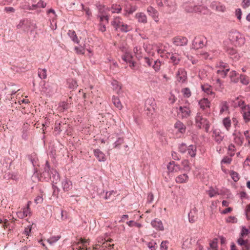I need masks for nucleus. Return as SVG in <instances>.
I'll use <instances>...</instances> for the list:
<instances>
[{
    "mask_svg": "<svg viewBox=\"0 0 250 250\" xmlns=\"http://www.w3.org/2000/svg\"><path fill=\"white\" fill-rule=\"evenodd\" d=\"M41 177L46 181L50 179L55 184H57L60 180L59 174L56 170L51 168L48 161H46L43 171L41 173Z\"/></svg>",
    "mask_w": 250,
    "mask_h": 250,
    "instance_id": "f257e3e1",
    "label": "nucleus"
},
{
    "mask_svg": "<svg viewBox=\"0 0 250 250\" xmlns=\"http://www.w3.org/2000/svg\"><path fill=\"white\" fill-rule=\"evenodd\" d=\"M17 28L18 29L21 28L24 32L28 33L30 32V34H32L37 28V26L33 21L25 19L20 21V23L17 25Z\"/></svg>",
    "mask_w": 250,
    "mask_h": 250,
    "instance_id": "f03ea898",
    "label": "nucleus"
},
{
    "mask_svg": "<svg viewBox=\"0 0 250 250\" xmlns=\"http://www.w3.org/2000/svg\"><path fill=\"white\" fill-rule=\"evenodd\" d=\"M229 38L230 42L235 46H241L245 42V38L237 31H231L229 32Z\"/></svg>",
    "mask_w": 250,
    "mask_h": 250,
    "instance_id": "7ed1b4c3",
    "label": "nucleus"
},
{
    "mask_svg": "<svg viewBox=\"0 0 250 250\" xmlns=\"http://www.w3.org/2000/svg\"><path fill=\"white\" fill-rule=\"evenodd\" d=\"M111 25L115 28L116 31L119 29L121 32L126 33L130 30L128 25L124 24L120 21L119 17L115 18L114 21L111 22Z\"/></svg>",
    "mask_w": 250,
    "mask_h": 250,
    "instance_id": "20e7f679",
    "label": "nucleus"
},
{
    "mask_svg": "<svg viewBox=\"0 0 250 250\" xmlns=\"http://www.w3.org/2000/svg\"><path fill=\"white\" fill-rule=\"evenodd\" d=\"M226 52L230 56L231 59L235 61H238L240 58V56L237 50L233 47H227Z\"/></svg>",
    "mask_w": 250,
    "mask_h": 250,
    "instance_id": "39448f33",
    "label": "nucleus"
},
{
    "mask_svg": "<svg viewBox=\"0 0 250 250\" xmlns=\"http://www.w3.org/2000/svg\"><path fill=\"white\" fill-rule=\"evenodd\" d=\"M177 80L179 82L184 83L187 79V72L184 68H179L176 74Z\"/></svg>",
    "mask_w": 250,
    "mask_h": 250,
    "instance_id": "423d86ee",
    "label": "nucleus"
},
{
    "mask_svg": "<svg viewBox=\"0 0 250 250\" xmlns=\"http://www.w3.org/2000/svg\"><path fill=\"white\" fill-rule=\"evenodd\" d=\"M173 43L177 46H184L187 44L188 40L185 37L177 36L173 38Z\"/></svg>",
    "mask_w": 250,
    "mask_h": 250,
    "instance_id": "0eeeda50",
    "label": "nucleus"
},
{
    "mask_svg": "<svg viewBox=\"0 0 250 250\" xmlns=\"http://www.w3.org/2000/svg\"><path fill=\"white\" fill-rule=\"evenodd\" d=\"M31 203V201H28L27 204V207L23 209L22 211H19L17 213L18 217L20 219H22L23 217H27L28 215H30L31 212L30 211L29 206ZM30 217V216L29 215Z\"/></svg>",
    "mask_w": 250,
    "mask_h": 250,
    "instance_id": "6e6552de",
    "label": "nucleus"
},
{
    "mask_svg": "<svg viewBox=\"0 0 250 250\" xmlns=\"http://www.w3.org/2000/svg\"><path fill=\"white\" fill-rule=\"evenodd\" d=\"M205 45L204 42L201 39L195 37L192 42V48L198 49L203 48Z\"/></svg>",
    "mask_w": 250,
    "mask_h": 250,
    "instance_id": "1a4fd4ad",
    "label": "nucleus"
},
{
    "mask_svg": "<svg viewBox=\"0 0 250 250\" xmlns=\"http://www.w3.org/2000/svg\"><path fill=\"white\" fill-rule=\"evenodd\" d=\"M94 154L95 156L98 159L99 161L104 162L106 160L105 155L100 149H94Z\"/></svg>",
    "mask_w": 250,
    "mask_h": 250,
    "instance_id": "9d476101",
    "label": "nucleus"
},
{
    "mask_svg": "<svg viewBox=\"0 0 250 250\" xmlns=\"http://www.w3.org/2000/svg\"><path fill=\"white\" fill-rule=\"evenodd\" d=\"M62 186L63 190L68 191L72 188V183L67 178H65L62 182Z\"/></svg>",
    "mask_w": 250,
    "mask_h": 250,
    "instance_id": "9b49d317",
    "label": "nucleus"
},
{
    "mask_svg": "<svg viewBox=\"0 0 250 250\" xmlns=\"http://www.w3.org/2000/svg\"><path fill=\"white\" fill-rule=\"evenodd\" d=\"M151 225L153 228L157 230H164V226L162 221L160 220L159 221H157V220H152L151 222Z\"/></svg>",
    "mask_w": 250,
    "mask_h": 250,
    "instance_id": "f8f14e48",
    "label": "nucleus"
},
{
    "mask_svg": "<svg viewBox=\"0 0 250 250\" xmlns=\"http://www.w3.org/2000/svg\"><path fill=\"white\" fill-rule=\"evenodd\" d=\"M167 57L171 60V62L174 65L178 64L180 61V58L178 57V55L176 54L169 53Z\"/></svg>",
    "mask_w": 250,
    "mask_h": 250,
    "instance_id": "ddd939ff",
    "label": "nucleus"
},
{
    "mask_svg": "<svg viewBox=\"0 0 250 250\" xmlns=\"http://www.w3.org/2000/svg\"><path fill=\"white\" fill-rule=\"evenodd\" d=\"M135 17L139 22L143 23H146L147 22L146 16L144 13H138L136 14Z\"/></svg>",
    "mask_w": 250,
    "mask_h": 250,
    "instance_id": "4468645a",
    "label": "nucleus"
},
{
    "mask_svg": "<svg viewBox=\"0 0 250 250\" xmlns=\"http://www.w3.org/2000/svg\"><path fill=\"white\" fill-rule=\"evenodd\" d=\"M201 88L202 90L208 95H214L215 93L212 91L211 86L208 84L202 85Z\"/></svg>",
    "mask_w": 250,
    "mask_h": 250,
    "instance_id": "2eb2a0df",
    "label": "nucleus"
},
{
    "mask_svg": "<svg viewBox=\"0 0 250 250\" xmlns=\"http://www.w3.org/2000/svg\"><path fill=\"white\" fill-rule=\"evenodd\" d=\"M179 110L182 113V117L184 118H188L190 116V110L187 106H180Z\"/></svg>",
    "mask_w": 250,
    "mask_h": 250,
    "instance_id": "dca6fc26",
    "label": "nucleus"
},
{
    "mask_svg": "<svg viewBox=\"0 0 250 250\" xmlns=\"http://www.w3.org/2000/svg\"><path fill=\"white\" fill-rule=\"evenodd\" d=\"M147 12L148 13L149 15L151 16L155 21V19L158 18V11L153 7L150 6L148 7L147 8Z\"/></svg>",
    "mask_w": 250,
    "mask_h": 250,
    "instance_id": "f3484780",
    "label": "nucleus"
},
{
    "mask_svg": "<svg viewBox=\"0 0 250 250\" xmlns=\"http://www.w3.org/2000/svg\"><path fill=\"white\" fill-rule=\"evenodd\" d=\"M175 128L177 129L178 130L182 133H183L186 131L185 125L180 121H177L174 125Z\"/></svg>",
    "mask_w": 250,
    "mask_h": 250,
    "instance_id": "a211bd4d",
    "label": "nucleus"
},
{
    "mask_svg": "<svg viewBox=\"0 0 250 250\" xmlns=\"http://www.w3.org/2000/svg\"><path fill=\"white\" fill-rule=\"evenodd\" d=\"M188 179V177L187 174H183L178 176L176 178V182L177 183H183L186 182Z\"/></svg>",
    "mask_w": 250,
    "mask_h": 250,
    "instance_id": "6ab92c4d",
    "label": "nucleus"
},
{
    "mask_svg": "<svg viewBox=\"0 0 250 250\" xmlns=\"http://www.w3.org/2000/svg\"><path fill=\"white\" fill-rule=\"evenodd\" d=\"M210 102L208 99L203 98L200 100L199 102V104L201 108L205 109L206 107H209Z\"/></svg>",
    "mask_w": 250,
    "mask_h": 250,
    "instance_id": "aec40b11",
    "label": "nucleus"
},
{
    "mask_svg": "<svg viewBox=\"0 0 250 250\" xmlns=\"http://www.w3.org/2000/svg\"><path fill=\"white\" fill-rule=\"evenodd\" d=\"M67 84L68 85V87L70 89H76L78 86L76 80L73 79H69L67 81Z\"/></svg>",
    "mask_w": 250,
    "mask_h": 250,
    "instance_id": "412c9836",
    "label": "nucleus"
},
{
    "mask_svg": "<svg viewBox=\"0 0 250 250\" xmlns=\"http://www.w3.org/2000/svg\"><path fill=\"white\" fill-rule=\"evenodd\" d=\"M112 101L113 104L117 108H118L120 110H121L122 108V104L118 97L113 96L112 98Z\"/></svg>",
    "mask_w": 250,
    "mask_h": 250,
    "instance_id": "4be33fe9",
    "label": "nucleus"
},
{
    "mask_svg": "<svg viewBox=\"0 0 250 250\" xmlns=\"http://www.w3.org/2000/svg\"><path fill=\"white\" fill-rule=\"evenodd\" d=\"M188 153L192 157H194L196 154V146L193 145H189L188 147Z\"/></svg>",
    "mask_w": 250,
    "mask_h": 250,
    "instance_id": "5701e85b",
    "label": "nucleus"
},
{
    "mask_svg": "<svg viewBox=\"0 0 250 250\" xmlns=\"http://www.w3.org/2000/svg\"><path fill=\"white\" fill-rule=\"evenodd\" d=\"M122 59L124 62L129 63L132 61L133 56L130 53L126 52L122 56Z\"/></svg>",
    "mask_w": 250,
    "mask_h": 250,
    "instance_id": "b1692460",
    "label": "nucleus"
},
{
    "mask_svg": "<svg viewBox=\"0 0 250 250\" xmlns=\"http://www.w3.org/2000/svg\"><path fill=\"white\" fill-rule=\"evenodd\" d=\"M124 139L123 137H119L113 144V147L115 148H120V146L124 144Z\"/></svg>",
    "mask_w": 250,
    "mask_h": 250,
    "instance_id": "393cba45",
    "label": "nucleus"
},
{
    "mask_svg": "<svg viewBox=\"0 0 250 250\" xmlns=\"http://www.w3.org/2000/svg\"><path fill=\"white\" fill-rule=\"evenodd\" d=\"M68 35L74 42L79 43V40L74 31L69 30Z\"/></svg>",
    "mask_w": 250,
    "mask_h": 250,
    "instance_id": "a878e982",
    "label": "nucleus"
},
{
    "mask_svg": "<svg viewBox=\"0 0 250 250\" xmlns=\"http://www.w3.org/2000/svg\"><path fill=\"white\" fill-rule=\"evenodd\" d=\"M38 76L41 79H44L46 78V70L45 68L38 69Z\"/></svg>",
    "mask_w": 250,
    "mask_h": 250,
    "instance_id": "bb28decb",
    "label": "nucleus"
},
{
    "mask_svg": "<svg viewBox=\"0 0 250 250\" xmlns=\"http://www.w3.org/2000/svg\"><path fill=\"white\" fill-rule=\"evenodd\" d=\"M237 73L235 71H232L229 73V77L230 79V81L234 83H236L238 81V78H236Z\"/></svg>",
    "mask_w": 250,
    "mask_h": 250,
    "instance_id": "cd10ccee",
    "label": "nucleus"
},
{
    "mask_svg": "<svg viewBox=\"0 0 250 250\" xmlns=\"http://www.w3.org/2000/svg\"><path fill=\"white\" fill-rule=\"evenodd\" d=\"M229 174L234 182H237L240 179L239 175L237 172L231 170L230 171Z\"/></svg>",
    "mask_w": 250,
    "mask_h": 250,
    "instance_id": "c85d7f7f",
    "label": "nucleus"
},
{
    "mask_svg": "<svg viewBox=\"0 0 250 250\" xmlns=\"http://www.w3.org/2000/svg\"><path fill=\"white\" fill-rule=\"evenodd\" d=\"M249 110L248 111H244L243 114V118L246 123H248L250 121V109L249 107Z\"/></svg>",
    "mask_w": 250,
    "mask_h": 250,
    "instance_id": "c756f323",
    "label": "nucleus"
},
{
    "mask_svg": "<svg viewBox=\"0 0 250 250\" xmlns=\"http://www.w3.org/2000/svg\"><path fill=\"white\" fill-rule=\"evenodd\" d=\"M61 238L60 236H53L50 237L49 238L47 239V242L50 244H53L56 243L57 241H58Z\"/></svg>",
    "mask_w": 250,
    "mask_h": 250,
    "instance_id": "7c9ffc66",
    "label": "nucleus"
},
{
    "mask_svg": "<svg viewBox=\"0 0 250 250\" xmlns=\"http://www.w3.org/2000/svg\"><path fill=\"white\" fill-rule=\"evenodd\" d=\"M229 71V68H227L225 70L219 69L217 71V73L221 76L222 78H225L227 73Z\"/></svg>",
    "mask_w": 250,
    "mask_h": 250,
    "instance_id": "2f4dec72",
    "label": "nucleus"
},
{
    "mask_svg": "<svg viewBox=\"0 0 250 250\" xmlns=\"http://www.w3.org/2000/svg\"><path fill=\"white\" fill-rule=\"evenodd\" d=\"M127 224L130 227H135L138 228H140L142 226L141 224L136 222L132 220H130L129 221L127 222Z\"/></svg>",
    "mask_w": 250,
    "mask_h": 250,
    "instance_id": "473e14b6",
    "label": "nucleus"
},
{
    "mask_svg": "<svg viewBox=\"0 0 250 250\" xmlns=\"http://www.w3.org/2000/svg\"><path fill=\"white\" fill-rule=\"evenodd\" d=\"M137 9V6L136 5H130L129 7L126 8V13L130 15L132 14L134 12H135Z\"/></svg>",
    "mask_w": 250,
    "mask_h": 250,
    "instance_id": "72a5a7b5",
    "label": "nucleus"
},
{
    "mask_svg": "<svg viewBox=\"0 0 250 250\" xmlns=\"http://www.w3.org/2000/svg\"><path fill=\"white\" fill-rule=\"evenodd\" d=\"M240 80L241 83L245 85H247L249 83V79L248 77L244 75H240Z\"/></svg>",
    "mask_w": 250,
    "mask_h": 250,
    "instance_id": "f704fd0d",
    "label": "nucleus"
},
{
    "mask_svg": "<svg viewBox=\"0 0 250 250\" xmlns=\"http://www.w3.org/2000/svg\"><path fill=\"white\" fill-rule=\"evenodd\" d=\"M148 247L151 250H156L157 248V243L154 241H151L147 243Z\"/></svg>",
    "mask_w": 250,
    "mask_h": 250,
    "instance_id": "c9c22d12",
    "label": "nucleus"
},
{
    "mask_svg": "<svg viewBox=\"0 0 250 250\" xmlns=\"http://www.w3.org/2000/svg\"><path fill=\"white\" fill-rule=\"evenodd\" d=\"M161 62L158 60L154 62V64L152 67L156 71H158L160 69Z\"/></svg>",
    "mask_w": 250,
    "mask_h": 250,
    "instance_id": "e433bc0d",
    "label": "nucleus"
},
{
    "mask_svg": "<svg viewBox=\"0 0 250 250\" xmlns=\"http://www.w3.org/2000/svg\"><path fill=\"white\" fill-rule=\"evenodd\" d=\"M223 125L225 127L228 129V128L230 126V120L229 118H225L223 119Z\"/></svg>",
    "mask_w": 250,
    "mask_h": 250,
    "instance_id": "4c0bfd02",
    "label": "nucleus"
},
{
    "mask_svg": "<svg viewBox=\"0 0 250 250\" xmlns=\"http://www.w3.org/2000/svg\"><path fill=\"white\" fill-rule=\"evenodd\" d=\"M182 166L185 171H189L190 167L189 166V162L188 160H185L182 162Z\"/></svg>",
    "mask_w": 250,
    "mask_h": 250,
    "instance_id": "58836bf2",
    "label": "nucleus"
},
{
    "mask_svg": "<svg viewBox=\"0 0 250 250\" xmlns=\"http://www.w3.org/2000/svg\"><path fill=\"white\" fill-rule=\"evenodd\" d=\"M217 241L218 240L217 238H214L211 242L209 243V246L211 249H214V250H217L216 249L217 245Z\"/></svg>",
    "mask_w": 250,
    "mask_h": 250,
    "instance_id": "ea45409f",
    "label": "nucleus"
},
{
    "mask_svg": "<svg viewBox=\"0 0 250 250\" xmlns=\"http://www.w3.org/2000/svg\"><path fill=\"white\" fill-rule=\"evenodd\" d=\"M191 238H190L189 240H188V238L186 239L184 241V242H183V248L187 249V248H189L190 247L191 244Z\"/></svg>",
    "mask_w": 250,
    "mask_h": 250,
    "instance_id": "a19ab883",
    "label": "nucleus"
},
{
    "mask_svg": "<svg viewBox=\"0 0 250 250\" xmlns=\"http://www.w3.org/2000/svg\"><path fill=\"white\" fill-rule=\"evenodd\" d=\"M179 151L182 153H185L188 150L187 146L185 143H182L179 146Z\"/></svg>",
    "mask_w": 250,
    "mask_h": 250,
    "instance_id": "79ce46f5",
    "label": "nucleus"
},
{
    "mask_svg": "<svg viewBox=\"0 0 250 250\" xmlns=\"http://www.w3.org/2000/svg\"><path fill=\"white\" fill-rule=\"evenodd\" d=\"M182 92L184 97L188 98L191 96V92L188 88H185L183 89Z\"/></svg>",
    "mask_w": 250,
    "mask_h": 250,
    "instance_id": "37998d69",
    "label": "nucleus"
},
{
    "mask_svg": "<svg viewBox=\"0 0 250 250\" xmlns=\"http://www.w3.org/2000/svg\"><path fill=\"white\" fill-rule=\"evenodd\" d=\"M52 188L53 189V194H52L53 196H54V197H57L58 196V194H59V191H60L59 188L57 186H55L53 184L52 185Z\"/></svg>",
    "mask_w": 250,
    "mask_h": 250,
    "instance_id": "c03bdc74",
    "label": "nucleus"
},
{
    "mask_svg": "<svg viewBox=\"0 0 250 250\" xmlns=\"http://www.w3.org/2000/svg\"><path fill=\"white\" fill-rule=\"evenodd\" d=\"M249 233V229H247L245 227H243L242 229V230L241 232L240 236L242 237H243L246 235H247Z\"/></svg>",
    "mask_w": 250,
    "mask_h": 250,
    "instance_id": "a18cd8bd",
    "label": "nucleus"
},
{
    "mask_svg": "<svg viewBox=\"0 0 250 250\" xmlns=\"http://www.w3.org/2000/svg\"><path fill=\"white\" fill-rule=\"evenodd\" d=\"M241 5L243 8H247L250 6V0H243Z\"/></svg>",
    "mask_w": 250,
    "mask_h": 250,
    "instance_id": "49530a36",
    "label": "nucleus"
},
{
    "mask_svg": "<svg viewBox=\"0 0 250 250\" xmlns=\"http://www.w3.org/2000/svg\"><path fill=\"white\" fill-rule=\"evenodd\" d=\"M203 118L201 116V114L200 113H198L195 117V121H196V123L197 124L198 126H199V125H200V123H201V122H202Z\"/></svg>",
    "mask_w": 250,
    "mask_h": 250,
    "instance_id": "de8ad7c7",
    "label": "nucleus"
},
{
    "mask_svg": "<svg viewBox=\"0 0 250 250\" xmlns=\"http://www.w3.org/2000/svg\"><path fill=\"white\" fill-rule=\"evenodd\" d=\"M75 50L78 54H83L84 53V49L82 46L75 47Z\"/></svg>",
    "mask_w": 250,
    "mask_h": 250,
    "instance_id": "09e8293b",
    "label": "nucleus"
},
{
    "mask_svg": "<svg viewBox=\"0 0 250 250\" xmlns=\"http://www.w3.org/2000/svg\"><path fill=\"white\" fill-rule=\"evenodd\" d=\"M242 15V11H241V9L237 8L235 10V16L237 17V19L239 20H240L241 19Z\"/></svg>",
    "mask_w": 250,
    "mask_h": 250,
    "instance_id": "8fccbe9b",
    "label": "nucleus"
},
{
    "mask_svg": "<svg viewBox=\"0 0 250 250\" xmlns=\"http://www.w3.org/2000/svg\"><path fill=\"white\" fill-rule=\"evenodd\" d=\"M208 194L210 197H213L217 194V192L212 188H211L208 191Z\"/></svg>",
    "mask_w": 250,
    "mask_h": 250,
    "instance_id": "3c124183",
    "label": "nucleus"
},
{
    "mask_svg": "<svg viewBox=\"0 0 250 250\" xmlns=\"http://www.w3.org/2000/svg\"><path fill=\"white\" fill-rule=\"evenodd\" d=\"M81 5L82 6L83 10L85 12L86 15L87 16H91L92 13H91V11H90L89 8L88 7H84V6L83 4H82Z\"/></svg>",
    "mask_w": 250,
    "mask_h": 250,
    "instance_id": "603ef678",
    "label": "nucleus"
},
{
    "mask_svg": "<svg viewBox=\"0 0 250 250\" xmlns=\"http://www.w3.org/2000/svg\"><path fill=\"white\" fill-rule=\"evenodd\" d=\"M43 197L42 195H39L37 196L35 199V202L36 203V204H41L43 202Z\"/></svg>",
    "mask_w": 250,
    "mask_h": 250,
    "instance_id": "864d4df0",
    "label": "nucleus"
},
{
    "mask_svg": "<svg viewBox=\"0 0 250 250\" xmlns=\"http://www.w3.org/2000/svg\"><path fill=\"white\" fill-rule=\"evenodd\" d=\"M237 243L240 246H244L247 243H248V241L244 240L241 237V238L238 239Z\"/></svg>",
    "mask_w": 250,
    "mask_h": 250,
    "instance_id": "5fc2aeb1",
    "label": "nucleus"
},
{
    "mask_svg": "<svg viewBox=\"0 0 250 250\" xmlns=\"http://www.w3.org/2000/svg\"><path fill=\"white\" fill-rule=\"evenodd\" d=\"M32 229V225L28 226L27 228H25L23 232V233L26 235H29Z\"/></svg>",
    "mask_w": 250,
    "mask_h": 250,
    "instance_id": "6e6d98bb",
    "label": "nucleus"
},
{
    "mask_svg": "<svg viewBox=\"0 0 250 250\" xmlns=\"http://www.w3.org/2000/svg\"><path fill=\"white\" fill-rule=\"evenodd\" d=\"M231 160H232L231 158L228 157H226L222 159L221 163H224V164H229L231 163Z\"/></svg>",
    "mask_w": 250,
    "mask_h": 250,
    "instance_id": "4d7b16f0",
    "label": "nucleus"
},
{
    "mask_svg": "<svg viewBox=\"0 0 250 250\" xmlns=\"http://www.w3.org/2000/svg\"><path fill=\"white\" fill-rule=\"evenodd\" d=\"M218 65L219 67H220V68H222V69L225 70L227 68H229L228 67V64L223 62H219Z\"/></svg>",
    "mask_w": 250,
    "mask_h": 250,
    "instance_id": "13d9d810",
    "label": "nucleus"
},
{
    "mask_svg": "<svg viewBox=\"0 0 250 250\" xmlns=\"http://www.w3.org/2000/svg\"><path fill=\"white\" fill-rule=\"evenodd\" d=\"M28 158L29 160L32 164L33 166L35 167L36 164V158H34L32 155H29Z\"/></svg>",
    "mask_w": 250,
    "mask_h": 250,
    "instance_id": "bf43d9fd",
    "label": "nucleus"
},
{
    "mask_svg": "<svg viewBox=\"0 0 250 250\" xmlns=\"http://www.w3.org/2000/svg\"><path fill=\"white\" fill-rule=\"evenodd\" d=\"M244 103H245V102L243 100H239V97H237L236 98L235 104H237V105L238 106H241L244 105Z\"/></svg>",
    "mask_w": 250,
    "mask_h": 250,
    "instance_id": "052dcab7",
    "label": "nucleus"
},
{
    "mask_svg": "<svg viewBox=\"0 0 250 250\" xmlns=\"http://www.w3.org/2000/svg\"><path fill=\"white\" fill-rule=\"evenodd\" d=\"M54 130L55 131H57V134H59L62 131V129H61V124L59 123L58 124H56V126L54 128Z\"/></svg>",
    "mask_w": 250,
    "mask_h": 250,
    "instance_id": "680f3d73",
    "label": "nucleus"
},
{
    "mask_svg": "<svg viewBox=\"0 0 250 250\" xmlns=\"http://www.w3.org/2000/svg\"><path fill=\"white\" fill-rule=\"evenodd\" d=\"M112 86L116 89H120L121 86L119 85L118 82L117 81H113L112 82Z\"/></svg>",
    "mask_w": 250,
    "mask_h": 250,
    "instance_id": "e2e57ef3",
    "label": "nucleus"
},
{
    "mask_svg": "<svg viewBox=\"0 0 250 250\" xmlns=\"http://www.w3.org/2000/svg\"><path fill=\"white\" fill-rule=\"evenodd\" d=\"M154 199L153 194L152 193H150L148 194L147 196V202L148 203H151Z\"/></svg>",
    "mask_w": 250,
    "mask_h": 250,
    "instance_id": "0e129e2a",
    "label": "nucleus"
},
{
    "mask_svg": "<svg viewBox=\"0 0 250 250\" xmlns=\"http://www.w3.org/2000/svg\"><path fill=\"white\" fill-rule=\"evenodd\" d=\"M0 224H2L4 227L7 228L8 225H9V221L8 220L0 219Z\"/></svg>",
    "mask_w": 250,
    "mask_h": 250,
    "instance_id": "69168bd1",
    "label": "nucleus"
},
{
    "mask_svg": "<svg viewBox=\"0 0 250 250\" xmlns=\"http://www.w3.org/2000/svg\"><path fill=\"white\" fill-rule=\"evenodd\" d=\"M112 8L113 10L112 11L113 13H119L122 10V8L120 6H118L117 7L112 6Z\"/></svg>",
    "mask_w": 250,
    "mask_h": 250,
    "instance_id": "338daca9",
    "label": "nucleus"
},
{
    "mask_svg": "<svg viewBox=\"0 0 250 250\" xmlns=\"http://www.w3.org/2000/svg\"><path fill=\"white\" fill-rule=\"evenodd\" d=\"M37 4L38 7L44 8L46 5V3L41 0H40Z\"/></svg>",
    "mask_w": 250,
    "mask_h": 250,
    "instance_id": "774afa93",
    "label": "nucleus"
}]
</instances>
